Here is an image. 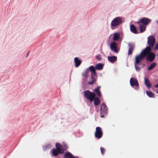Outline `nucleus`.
<instances>
[{"label": "nucleus", "mask_w": 158, "mask_h": 158, "mask_svg": "<svg viewBox=\"0 0 158 158\" xmlns=\"http://www.w3.org/2000/svg\"><path fill=\"white\" fill-rule=\"evenodd\" d=\"M96 70H99V63L97 64L95 66L93 65L89 66L82 73L84 77L82 79L81 82L83 89H87L88 85H92L95 82V77H98Z\"/></svg>", "instance_id": "nucleus-1"}, {"label": "nucleus", "mask_w": 158, "mask_h": 158, "mask_svg": "<svg viewBox=\"0 0 158 158\" xmlns=\"http://www.w3.org/2000/svg\"><path fill=\"white\" fill-rule=\"evenodd\" d=\"M82 93L84 97L87 100L88 106H92L91 103L94 102L96 111L97 112V114L95 115V119L96 121H97V119H98V113L99 112L97 107L99 106V86H97L96 88L94 89L93 92L87 90H84Z\"/></svg>", "instance_id": "nucleus-2"}, {"label": "nucleus", "mask_w": 158, "mask_h": 158, "mask_svg": "<svg viewBox=\"0 0 158 158\" xmlns=\"http://www.w3.org/2000/svg\"><path fill=\"white\" fill-rule=\"evenodd\" d=\"M152 48L148 46L143 49L140 52L139 55H137L136 58V63L139 62V59L142 60L145 57L146 59L150 62H152L155 59L156 55L154 53L151 52Z\"/></svg>", "instance_id": "nucleus-3"}, {"label": "nucleus", "mask_w": 158, "mask_h": 158, "mask_svg": "<svg viewBox=\"0 0 158 158\" xmlns=\"http://www.w3.org/2000/svg\"><path fill=\"white\" fill-rule=\"evenodd\" d=\"M62 145L59 143H56L55 144L56 148H52L50 152V153L59 152L60 153H64L68 149L67 144L64 142L62 143Z\"/></svg>", "instance_id": "nucleus-4"}, {"label": "nucleus", "mask_w": 158, "mask_h": 158, "mask_svg": "<svg viewBox=\"0 0 158 158\" xmlns=\"http://www.w3.org/2000/svg\"><path fill=\"white\" fill-rule=\"evenodd\" d=\"M50 154L52 157H55V158H71L73 155L69 151L64 152V153L57 152L50 153Z\"/></svg>", "instance_id": "nucleus-5"}, {"label": "nucleus", "mask_w": 158, "mask_h": 158, "mask_svg": "<svg viewBox=\"0 0 158 158\" xmlns=\"http://www.w3.org/2000/svg\"><path fill=\"white\" fill-rule=\"evenodd\" d=\"M122 18L121 17H118L114 19L111 23V28L113 29L121 24L122 23Z\"/></svg>", "instance_id": "nucleus-6"}, {"label": "nucleus", "mask_w": 158, "mask_h": 158, "mask_svg": "<svg viewBox=\"0 0 158 158\" xmlns=\"http://www.w3.org/2000/svg\"><path fill=\"white\" fill-rule=\"evenodd\" d=\"M147 43L149 47L151 48L153 47L156 42V39L152 35L148 36V38Z\"/></svg>", "instance_id": "nucleus-7"}, {"label": "nucleus", "mask_w": 158, "mask_h": 158, "mask_svg": "<svg viewBox=\"0 0 158 158\" xmlns=\"http://www.w3.org/2000/svg\"><path fill=\"white\" fill-rule=\"evenodd\" d=\"M110 48L111 51L115 53H118L119 50L117 48V44L115 42H112L110 43Z\"/></svg>", "instance_id": "nucleus-8"}, {"label": "nucleus", "mask_w": 158, "mask_h": 158, "mask_svg": "<svg viewBox=\"0 0 158 158\" xmlns=\"http://www.w3.org/2000/svg\"><path fill=\"white\" fill-rule=\"evenodd\" d=\"M151 22V20L146 18H143L139 20L137 23H139L144 25L146 26Z\"/></svg>", "instance_id": "nucleus-9"}, {"label": "nucleus", "mask_w": 158, "mask_h": 158, "mask_svg": "<svg viewBox=\"0 0 158 158\" xmlns=\"http://www.w3.org/2000/svg\"><path fill=\"white\" fill-rule=\"evenodd\" d=\"M130 83L132 87L135 86L136 87H138L139 86V84L138 81L134 77H132L130 79Z\"/></svg>", "instance_id": "nucleus-10"}, {"label": "nucleus", "mask_w": 158, "mask_h": 158, "mask_svg": "<svg viewBox=\"0 0 158 158\" xmlns=\"http://www.w3.org/2000/svg\"><path fill=\"white\" fill-rule=\"evenodd\" d=\"M107 107L104 103L101 106L100 113L101 114H106L107 113Z\"/></svg>", "instance_id": "nucleus-11"}, {"label": "nucleus", "mask_w": 158, "mask_h": 158, "mask_svg": "<svg viewBox=\"0 0 158 158\" xmlns=\"http://www.w3.org/2000/svg\"><path fill=\"white\" fill-rule=\"evenodd\" d=\"M82 62L81 60L77 57H75L74 58V63L75 67L77 68L79 67Z\"/></svg>", "instance_id": "nucleus-12"}, {"label": "nucleus", "mask_w": 158, "mask_h": 158, "mask_svg": "<svg viewBox=\"0 0 158 158\" xmlns=\"http://www.w3.org/2000/svg\"><path fill=\"white\" fill-rule=\"evenodd\" d=\"M120 34L118 33H115L114 34L113 40L114 41H117L120 39Z\"/></svg>", "instance_id": "nucleus-13"}, {"label": "nucleus", "mask_w": 158, "mask_h": 158, "mask_svg": "<svg viewBox=\"0 0 158 158\" xmlns=\"http://www.w3.org/2000/svg\"><path fill=\"white\" fill-rule=\"evenodd\" d=\"M130 30L132 33L136 34L138 33L137 32V31L136 27L134 25L131 24L130 26Z\"/></svg>", "instance_id": "nucleus-14"}, {"label": "nucleus", "mask_w": 158, "mask_h": 158, "mask_svg": "<svg viewBox=\"0 0 158 158\" xmlns=\"http://www.w3.org/2000/svg\"><path fill=\"white\" fill-rule=\"evenodd\" d=\"M108 59L110 62L113 63L114 62L116 61L117 58L116 56H108Z\"/></svg>", "instance_id": "nucleus-15"}, {"label": "nucleus", "mask_w": 158, "mask_h": 158, "mask_svg": "<svg viewBox=\"0 0 158 158\" xmlns=\"http://www.w3.org/2000/svg\"><path fill=\"white\" fill-rule=\"evenodd\" d=\"M42 148L44 151H46L48 149H50L52 147L51 144H46L45 145L42 146Z\"/></svg>", "instance_id": "nucleus-16"}, {"label": "nucleus", "mask_w": 158, "mask_h": 158, "mask_svg": "<svg viewBox=\"0 0 158 158\" xmlns=\"http://www.w3.org/2000/svg\"><path fill=\"white\" fill-rule=\"evenodd\" d=\"M137 57V56H136L135 58V70L138 71H139L140 70V68L138 66L137 64H138L139 63L140 61L142 60L141 59H139V62L138 63H136V58Z\"/></svg>", "instance_id": "nucleus-17"}, {"label": "nucleus", "mask_w": 158, "mask_h": 158, "mask_svg": "<svg viewBox=\"0 0 158 158\" xmlns=\"http://www.w3.org/2000/svg\"><path fill=\"white\" fill-rule=\"evenodd\" d=\"M139 25L140 31V33H142L144 31L146 30V26L139 23H138Z\"/></svg>", "instance_id": "nucleus-18"}, {"label": "nucleus", "mask_w": 158, "mask_h": 158, "mask_svg": "<svg viewBox=\"0 0 158 158\" xmlns=\"http://www.w3.org/2000/svg\"><path fill=\"white\" fill-rule=\"evenodd\" d=\"M144 83L147 88H150L151 87V84L148 78L144 79Z\"/></svg>", "instance_id": "nucleus-19"}, {"label": "nucleus", "mask_w": 158, "mask_h": 158, "mask_svg": "<svg viewBox=\"0 0 158 158\" xmlns=\"http://www.w3.org/2000/svg\"><path fill=\"white\" fill-rule=\"evenodd\" d=\"M129 46V50L128 53V55H130L132 53L133 50L135 47V46L133 45H130Z\"/></svg>", "instance_id": "nucleus-20"}, {"label": "nucleus", "mask_w": 158, "mask_h": 158, "mask_svg": "<svg viewBox=\"0 0 158 158\" xmlns=\"http://www.w3.org/2000/svg\"><path fill=\"white\" fill-rule=\"evenodd\" d=\"M94 136L96 139H99V127H96L94 133Z\"/></svg>", "instance_id": "nucleus-21"}, {"label": "nucleus", "mask_w": 158, "mask_h": 158, "mask_svg": "<svg viewBox=\"0 0 158 158\" xmlns=\"http://www.w3.org/2000/svg\"><path fill=\"white\" fill-rule=\"evenodd\" d=\"M156 62L152 63L148 68V71H150L154 68L156 66Z\"/></svg>", "instance_id": "nucleus-22"}, {"label": "nucleus", "mask_w": 158, "mask_h": 158, "mask_svg": "<svg viewBox=\"0 0 158 158\" xmlns=\"http://www.w3.org/2000/svg\"><path fill=\"white\" fill-rule=\"evenodd\" d=\"M146 94L150 98H154V94L152 92L149 91H146Z\"/></svg>", "instance_id": "nucleus-23"}, {"label": "nucleus", "mask_w": 158, "mask_h": 158, "mask_svg": "<svg viewBox=\"0 0 158 158\" xmlns=\"http://www.w3.org/2000/svg\"><path fill=\"white\" fill-rule=\"evenodd\" d=\"M101 154L103 155L105 152L106 149L103 148L101 147L100 148Z\"/></svg>", "instance_id": "nucleus-24"}, {"label": "nucleus", "mask_w": 158, "mask_h": 158, "mask_svg": "<svg viewBox=\"0 0 158 158\" xmlns=\"http://www.w3.org/2000/svg\"><path fill=\"white\" fill-rule=\"evenodd\" d=\"M102 132L101 128L99 127V139L102 137Z\"/></svg>", "instance_id": "nucleus-25"}, {"label": "nucleus", "mask_w": 158, "mask_h": 158, "mask_svg": "<svg viewBox=\"0 0 158 158\" xmlns=\"http://www.w3.org/2000/svg\"><path fill=\"white\" fill-rule=\"evenodd\" d=\"M104 66V64L102 63H99V70H102Z\"/></svg>", "instance_id": "nucleus-26"}, {"label": "nucleus", "mask_w": 158, "mask_h": 158, "mask_svg": "<svg viewBox=\"0 0 158 158\" xmlns=\"http://www.w3.org/2000/svg\"><path fill=\"white\" fill-rule=\"evenodd\" d=\"M71 158H79V157L78 156H74L73 155Z\"/></svg>", "instance_id": "nucleus-27"}, {"label": "nucleus", "mask_w": 158, "mask_h": 158, "mask_svg": "<svg viewBox=\"0 0 158 158\" xmlns=\"http://www.w3.org/2000/svg\"><path fill=\"white\" fill-rule=\"evenodd\" d=\"M155 48L158 49V43L156 44Z\"/></svg>", "instance_id": "nucleus-28"}, {"label": "nucleus", "mask_w": 158, "mask_h": 158, "mask_svg": "<svg viewBox=\"0 0 158 158\" xmlns=\"http://www.w3.org/2000/svg\"><path fill=\"white\" fill-rule=\"evenodd\" d=\"M96 57L97 60H99V54H98V55H96Z\"/></svg>", "instance_id": "nucleus-29"}, {"label": "nucleus", "mask_w": 158, "mask_h": 158, "mask_svg": "<svg viewBox=\"0 0 158 158\" xmlns=\"http://www.w3.org/2000/svg\"><path fill=\"white\" fill-rule=\"evenodd\" d=\"M30 52V51H29L27 52V53L26 56V58L28 56Z\"/></svg>", "instance_id": "nucleus-30"}, {"label": "nucleus", "mask_w": 158, "mask_h": 158, "mask_svg": "<svg viewBox=\"0 0 158 158\" xmlns=\"http://www.w3.org/2000/svg\"><path fill=\"white\" fill-rule=\"evenodd\" d=\"M155 87L156 88H158V83L155 85Z\"/></svg>", "instance_id": "nucleus-31"}, {"label": "nucleus", "mask_w": 158, "mask_h": 158, "mask_svg": "<svg viewBox=\"0 0 158 158\" xmlns=\"http://www.w3.org/2000/svg\"><path fill=\"white\" fill-rule=\"evenodd\" d=\"M101 96V94L100 92L99 91V98H100Z\"/></svg>", "instance_id": "nucleus-32"}, {"label": "nucleus", "mask_w": 158, "mask_h": 158, "mask_svg": "<svg viewBox=\"0 0 158 158\" xmlns=\"http://www.w3.org/2000/svg\"><path fill=\"white\" fill-rule=\"evenodd\" d=\"M77 133H76V135H75L76 136H77V137H78V136H78V135H77Z\"/></svg>", "instance_id": "nucleus-33"}, {"label": "nucleus", "mask_w": 158, "mask_h": 158, "mask_svg": "<svg viewBox=\"0 0 158 158\" xmlns=\"http://www.w3.org/2000/svg\"><path fill=\"white\" fill-rule=\"evenodd\" d=\"M101 118H102V117H104V115H101Z\"/></svg>", "instance_id": "nucleus-34"}, {"label": "nucleus", "mask_w": 158, "mask_h": 158, "mask_svg": "<svg viewBox=\"0 0 158 158\" xmlns=\"http://www.w3.org/2000/svg\"><path fill=\"white\" fill-rule=\"evenodd\" d=\"M99 104L100 103V100H99Z\"/></svg>", "instance_id": "nucleus-35"}, {"label": "nucleus", "mask_w": 158, "mask_h": 158, "mask_svg": "<svg viewBox=\"0 0 158 158\" xmlns=\"http://www.w3.org/2000/svg\"><path fill=\"white\" fill-rule=\"evenodd\" d=\"M4 158H6V157L5 156Z\"/></svg>", "instance_id": "nucleus-36"}, {"label": "nucleus", "mask_w": 158, "mask_h": 158, "mask_svg": "<svg viewBox=\"0 0 158 158\" xmlns=\"http://www.w3.org/2000/svg\"><path fill=\"white\" fill-rule=\"evenodd\" d=\"M157 24H158V21H157Z\"/></svg>", "instance_id": "nucleus-37"}]
</instances>
